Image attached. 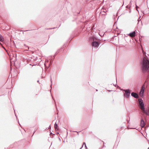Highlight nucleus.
I'll return each mask as SVG.
<instances>
[{
	"label": "nucleus",
	"mask_w": 149,
	"mask_h": 149,
	"mask_svg": "<svg viewBox=\"0 0 149 149\" xmlns=\"http://www.w3.org/2000/svg\"><path fill=\"white\" fill-rule=\"evenodd\" d=\"M113 85H114V86H116L115 85H114V84H113Z\"/></svg>",
	"instance_id": "obj_15"
},
{
	"label": "nucleus",
	"mask_w": 149,
	"mask_h": 149,
	"mask_svg": "<svg viewBox=\"0 0 149 149\" xmlns=\"http://www.w3.org/2000/svg\"><path fill=\"white\" fill-rule=\"evenodd\" d=\"M141 126L142 127H144L145 125V122L144 120H141V124H140Z\"/></svg>",
	"instance_id": "obj_8"
},
{
	"label": "nucleus",
	"mask_w": 149,
	"mask_h": 149,
	"mask_svg": "<svg viewBox=\"0 0 149 149\" xmlns=\"http://www.w3.org/2000/svg\"><path fill=\"white\" fill-rule=\"evenodd\" d=\"M131 95L135 98H138L139 97L137 93H132Z\"/></svg>",
	"instance_id": "obj_7"
},
{
	"label": "nucleus",
	"mask_w": 149,
	"mask_h": 149,
	"mask_svg": "<svg viewBox=\"0 0 149 149\" xmlns=\"http://www.w3.org/2000/svg\"><path fill=\"white\" fill-rule=\"evenodd\" d=\"M86 149H87V148H86Z\"/></svg>",
	"instance_id": "obj_17"
},
{
	"label": "nucleus",
	"mask_w": 149,
	"mask_h": 149,
	"mask_svg": "<svg viewBox=\"0 0 149 149\" xmlns=\"http://www.w3.org/2000/svg\"><path fill=\"white\" fill-rule=\"evenodd\" d=\"M59 134V133H57V134Z\"/></svg>",
	"instance_id": "obj_13"
},
{
	"label": "nucleus",
	"mask_w": 149,
	"mask_h": 149,
	"mask_svg": "<svg viewBox=\"0 0 149 149\" xmlns=\"http://www.w3.org/2000/svg\"><path fill=\"white\" fill-rule=\"evenodd\" d=\"M4 39L3 36L0 34V41L3 42L4 41Z\"/></svg>",
	"instance_id": "obj_9"
},
{
	"label": "nucleus",
	"mask_w": 149,
	"mask_h": 149,
	"mask_svg": "<svg viewBox=\"0 0 149 149\" xmlns=\"http://www.w3.org/2000/svg\"><path fill=\"white\" fill-rule=\"evenodd\" d=\"M145 86V85H144L143 86H142V88H141V91L139 93V95L141 96L142 97L143 95V94L144 93V91L145 89V87H144V86Z\"/></svg>",
	"instance_id": "obj_4"
},
{
	"label": "nucleus",
	"mask_w": 149,
	"mask_h": 149,
	"mask_svg": "<svg viewBox=\"0 0 149 149\" xmlns=\"http://www.w3.org/2000/svg\"><path fill=\"white\" fill-rule=\"evenodd\" d=\"M146 83L145 82V84H146Z\"/></svg>",
	"instance_id": "obj_14"
},
{
	"label": "nucleus",
	"mask_w": 149,
	"mask_h": 149,
	"mask_svg": "<svg viewBox=\"0 0 149 149\" xmlns=\"http://www.w3.org/2000/svg\"><path fill=\"white\" fill-rule=\"evenodd\" d=\"M136 34V31H133L132 32L128 34V35L131 37H134L135 36Z\"/></svg>",
	"instance_id": "obj_5"
},
{
	"label": "nucleus",
	"mask_w": 149,
	"mask_h": 149,
	"mask_svg": "<svg viewBox=\"0 0 149 149\" xmlns=\"http://www.w3.org/2000/svg\"><path fill=\"white\" fill-rule=\"evenodd\" d=\"M141 51L143 55V58L141 62V66L143 72L145 73L148 71L149 68V61L148 58L146 56V54H144V52L142 49Z\"/></svg>",
	"instance_id": "obj_1"
},
{
	"label": "nucleus",
	"mask_w": 149,
	"mask_h": 149,
	"mask_svg": "<svg viewBox=\"0 0 149 149\" xmlns=\"http://www.w3.org/2000/svg\"><path fill=\"white\" fill-rule=\"evenodd\" d=\"M37 82H39V80Z\"/></svg>",
	"instance_id": "obj_12"
},
{
	"label": "nucleus",
	"mask_w": 149,
	"mask_h": 149,
	"mask_svg": "<svg viewBox=\"0 0 149 149\" xmlns=\"http://www.w3.org/2000/svg\"><path fill=\"white\" fill-rule=\"evenodd\" d=\"M123 91L125 92V93L124 94V96L126 98H128L130 95V92L129 89L124 90Z\"/></svg>",
	"instance_id": "obj_3"
},
{
	"label": "nucleus",
	"mask_w": 149,
	"mask_h": 149,
	"mask_svg": "<svg viewBox=\"0 0 149 149\" xmlns=\"http://www.w3.org/2000/svg\"><path fill=\"white\" fill-rule=\"evenodd\" d=\"M138 102L139 104L140 108L142 112L146 115H148V112L146 110H145L144 107V104L143 100L141 99H138Z\"/></svg>",
	"instance_id": "obj_2"
},
{
	"label": "nucleus",
	"mask_w": 149,
	"mask_h": 149,
	"mask_svg": "<svg viewBox=\"0 0 149 149\" xmlns=\"http://www.w3.org/2000/svg\"><path fill=\"white\" fill-rule=\"evenodd\" d=\"M84 144L85 145V147L86 148H87V146H86V143H85V142H84V143H83V145H82V147H81V148H82L83 147V145H84Z\"/></svg>",
	"instance_id": "obj_11"
},
{
	"label": "nucleus",
	"mask_w": 149,
	"mask_h": 149,
	"mask_svg": "<svg viewBox=\"0 0 149 149\" xmlns=\"http://www.w3.org/2000/svg\"><path fill=\"white\" fill-rule=\"evenodd\" d=\"M54 128L56 131L58 130V125L56 123L54 124Z\"/></svg>",
	"instance_id": "obj_10"
},
{
	"label": "nucleus",
	"mask_w": 149,
	"mask_h": 149,
	"mask_svg": "<svg viewBox=\"0 0 149 149\" xmlns=\"http://www.w3.org/2000/svg\"><path fill=\"white\" fill-rule=\"evenodd\" d=\"M86 149H87V148H86Z\"/></svg>",
	"instance_id": "obj_16"
},
{
	"label": "nucleus",
	"mask_w": 149,
	"mask_h": 149,
	"mask_svg": "<svg viewBox=\"0 0 149 149\" xmlns=\"http://www.w3.org/2000/svg\"><path fill=\"white\" fill-rule=\"evenodd\" d=\"M92 45L94 47H97L99 46V44L98 42H94L92 43Z\"/></svg>",
	"instance_id": "obj_6"
}]
</instances>
